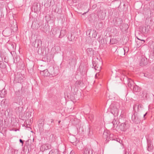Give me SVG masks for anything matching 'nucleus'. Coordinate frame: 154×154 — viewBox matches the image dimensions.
Returning a JSON list of instances; mask_svg holds the SVG:
<instances>
[{"instance_id": "obj_1", "label": "nucleus", "mask_w": 154, "mask_h": 154, "mask_svg": "<svg viewBox=\"0 0 154 154\" xmlns=\"http://www.w3.org/2000/svg\"><path fill=\"white\" fill-rule=\"evenodd\" d=\"M113 136V134H110L109 131L106 130L104 131L103 133V137L104 139H106L105 143H107L110 140H111L116 141L115 139L112 138Z\"/></svg>"}, {"instance_id": "obj_2", "label": "nucleus", "mask_w": 154, "mask_h": 154, "mask_svg": "<svg viewBox=\"0 0 154 154\" xmlns=\"http://www.w3.org/2000/svg\"><path fill=\"white\" fill-rule=\"evenodd\" d=\"M52 34L55 35H57V34L59 35V38H62L66 34V31L65 30H61L60 31V30L56 28L54 29L52 32Z\"/></svg>"}, {"instance_id": "obj_3", "label": "nucleus", "mask_w": 154, "mask_h": 154, "mask_svg": "<svg viewBox=\"0 0 154 154\" xmlns=\"http://www.w3.org/2000/svg\"><path fill=\"white\" fill-rule=\"evenodd\" d=\"M131 119L132 122L135 124H138L140 122V116L136 111L132 115Z\"/></svg>"}, {"instance_id": "obj_4", "label": "nucleus", "mask_w": 154, "mask_h": 154, "mask_svg": "<svg viewBox=\"0 0 154 154\" xmlns=\"http://www.w3.org/2000/svg\"><path fill=\"white\" fill-rule=\"evenodd\" d=\"M106 11L105 9L98 10L97 12V15L98 18L101 20H104L106 17Z\"/></svg>"}, {"instance_id": "obj_5", "label": "nucleus", "mask_w": 154, "mask_h": 154, "mask_svg": "<svg viewBox=\"0 0 154 154\" xmlns=\"http://www.w3.org/2000/svg\"><path fill=\"white\" fill-rule=\"evenodd\" d=\"M119 106L116 105L114 106L111 108V112L112 114L114 116H117L119 114Z\"/></svg>"}, {"instance_id": "obj_6", "label": "nucleus", "mask_w": 154, "mask_h": 154, "mask_svg": "<svg viewBox=\"0 0 154 154\" xmlns=\"http://www.w3.org/2000/svg\"><path fill=\"white\" fill-rule=\"evenodd\" d=\"M129 124L126 122L122 123L119 126V128L121 131H125L129 128Z\"/></svg>"}, {"instance_id": "obj_7", "label": "nucleus", "mask_w": 154, "mask_h": 154, "mask_svg": "<svg viewBox=\"0 0 154 154\" xmlns=\"http://www.w3.org/2000/svg\"><path fill=\"white\" fill-rule=\"evenodd\" d=\"M42 42V41L40 39H36L32 43V45L35 47L37 48L38 47L41 46Z\"/></svg>"}, {"instance_id": "obj_8", "label": "nucleus", "mask_w": 154, "mask_h": 154, "mask_svg": "<svg viewBox=\"0 0 154 154\" xmlns=\"http://www.w3.org/2000/svg\"><path fill=\"white\" fill-rule=\"evenodd\" d=\"M143 108V106L142 104H140L137 105L135 104L133 106V109L135 111H136L137 112L141 110Z\"/></svg>"}, {"instance_id": "obj_9", "label": "nucleus", "mask_w": 154, "mask_h": 154, "mask_svg": "<svg viewBox=\"0 0 154 154\" xmlns=\"http://www.w3.org/2000/svg\"><path fill=\"white\" fill-rule=\"evenodd\" d=\"M147 58L143 56L142 57L140 65L141 66H145L147 64Z\"/></svg>"}, {"instance_id": "obj_10", "label": "nucleus", "mask_w": 154, "mask_h": 154, "mask_svg": "<svg viewBox=\"0 0 154 154\" xmlns=\"http://www.w3.org/2000/svg\"><path fill=\"white\" fill-rule=\"evenodd\" d=\"M88 55L90 57H92L94 55V50L92 48H88L86 50Z\"/></svg>"}, {"instance_id": "obj_11", "label": "nucleus", "mask_w": 154, "mask_h": 154, "mask_svg": "<svg viewBox=\"0 0 154 154\" xmlns=\"http://www.w3.org/2000/svg\"><path fill=\"white\" fill-rule=\"evenodd\" d=\"M40 73L42 75L45 76H50V75L49 72L47 69L44 70L43 71H40Z\"/></svg>"}, {"instance_id": "obj_12", "label": "nucleus", "mask_w": 154, "mask_h": 154, "mask_svg": "<svg viewBox=\"0 0 154 154\" xmlns=\"http://www.w3.org/2000/svg\"><path fill=\"white\" fill-rule=\"evenodd\" d=\"M51 147L50 145L48 144H43L41 146L40 149L43 151L49 149Z\"/></svg>"}, {"instance_id": "obj_13", "label": "nucleus", "mask_w": 154, "mask_h": 154, "mask_svg": "<svg viewBox=\"0 0 154 154\" xmlns=\"http://www.w3.org/2000/svg\"><path fill=\"white\" fill-rule=\"evenodd\" d=\"M92 64L93 66L95 69L97 70L98 69H100L101 66L99 65L97 61L93 60L92 61Z\"/></svg>"}, {"instance_id": "obj_14", "label": "nucleus", "mask_w": 154, "mask_h": 154, "mask_svg": "<svg viewBox=\"0 0 154 154\" xmlns=\"http://www.w3.org/2000/svg\"><path fill=\"white\" fill-rule=\"evenodd\" d=\"M122 22V20L120 18L117 17L115 20V24L117 26H119L121 25Z\"/></svg>"}, {"instance_id": "obj_15", "label": "nucleus", "mask_w": 154, "mask_h": 154, "mask_svg": "<svg viewBox=\"0 0 154 154\" xmlns=\"http://www.w3.org/2000/svg\"><path fill=\"white\" fill-rule=\"evenodd\" d=\"M93 152L89 148H85L84 150L83 154H92Z\"/></svg>"}, {"instance_id": "obj_16", "label": "nucleus", "mask_w": 154, "mask_h": 154, "mask_svg": "<svg viewBox=\"0 0 154 154\" xmlns=\"http://www.w3.org/2000/svg\"><path fill=\"white\" fill-rule=\"evenodd\" d=\"M49 72L50 76H54L56 75L54 72V68L52 66L50 67L49 68Z\"/></svg>"}, {"instance_id": "obj_17", "label": "nucleus", "mask_w": 154, "mask_h": 154, "mask_svg": "<svg viewBox=\"0 0 154 154\" xmlns=\"http://www.w3.org/2000/svg\"><path fill=\"white\" fill-rule=\"evenodd\" d=\"M10 28L11 29V32H15L17 30V26L16 23L15 25H11Z\"/></svg>"}, {"instance_id": "obj_18", "label": "nucleus", "mask_w": 154, "mask_h": 154, "mask_svg": "<svg viewBox=\"0 0 154 154\" xmlns=\"http://www.w3.org/2000/svg\"><path fill=\"white\" fill-rule=\"evenodd\" d=\"M128 86L131 89H132L133 87V85L134 84L133 81L132 80L130 79H129L128 80Z\"/></svg>"}, {"instance_id": "obj_19", "label": "nucleus", "mask_w": 154, "mask_h": 154, "mask_svg": "<svg viewBox=\"0 0 154 154\" xmlns=\"http://www.w3.org/2000/svg\"><path fill=\"white\" fill-rule=\"evenodd\" d=\"M6 94V91L5 89H3L0 91V97H3Z\"/></svg>"}, {"instance_id": "obj_20", "label": "nucleus", "mask_w": 154, "mask_h": 154, "mask_svg": "<svg viewBox=\"0 0 154 154\" xmlns=\"http://www.w3.org/2000/svg\"><path fill=\"white\" fill-rule=\"evenodd\" d=\"M132 88L133 91L135 92L138 91L140 90L139 87L137 85H134Z\"/></svg>"}, {"instance_id": "obj_21", "label": "nucleus", "mask_w": 154, "mask_h": 154, "mask_svg": "<svg viewBox=\"0 0 154 154\" xmlns=\"http://www.w3.org/2000/svg\"><path fill=\"white\" fill-rule=\"evenodd\" d=\"M76 63V60L75 57L72 58L71 62H69V63L72 65H75Z\"/></svg>"}, {"instance_id": "obj_22", "label": "nucleus", "mask_w": 154, "mask_h": 154, "mask_svg": "<svg viewBox=\"0 0 154 154\" xmlns=\"http://www.w3.org/2000/svg\"><path fill=\"white\" fill-rule=\"evenodd\" d=\"M153 145L149 142L148 143V148L147 149L148 151H151L153 149Z\"/></svg>"}, {"instance_id": "obj_23", "label": "nucleus", "mask_w": 154, "mask_h": 154, "mask_svg": "<svg viewBox=\"0 0 154 154\" xmlns=\"http://www.w3.org/2000/svg\"><path fill=\"white\" fill-rule=\"evenodd\" d=\"M149 44L150 45V48L152 49L154 52V42L152 41H150L149 42Z\"/></svg>"}, {"instance_id": "obj_24", "label": "nucleus", "mask_w": 154, "mask_h": 154, "mask_svg": "<svg viewBox=\"0 0 154 154\" xmlns=\"http://www.w3.org/2000/svg\"><path fill=\"white\" fill-rule=\"evenodd\" d=\"M113 125L114 126V127L115 126L117 127V126L118 125V124H119V123H120V119L119 120V122L117 121L116 122V120H115L114 121H113Z\"/></svg>"}, {"instance_id": "obj_25", "label": "nucleus", "mask_w": 154, "mask_h": 154, "mask_svg": "<svg viewBox=\"0 0 154 154\" xmlns=\"http://www.w3.org/2000/svg\"><path fill=\"white\" fill-rule=\"evenodd\" d=\"M117 42L116 39L114 38H111L110 39V42L112 44L115 43Z\"/></svg>"}, {"instance_id": "obj_26", "label": "nucleus", "mask_w": 154, "mask_h": 154, "mask_svg": "<svg viewBox=\"0 0 154 154\" xmlns=\"http://www.w3.org/2000/svg\"><path fill=\"white\" fill-rule=\"evenodd\" d=\"M72 34H71L70 35H69L68 36V40L70 41H72L73 39H74V38H72Z\"/></svg>"}, {"instance_id": "obj_27", "label": "nucleus", "mask_w": 154, "mask_h": 154, "mask_svg": "<svg viewBox=\"0 0 154 154\" xmlns=\"http://www.w3.org/2000/svg\"><path fill=\"white\" fill-rule=\"evenodd\" d=\"M44 123L42 122V121H40L39 122L38 125L39 127H43L44 125Z\"/></svg>"}, {"instance_id": "obj_28", "label": "nucleus", "mask_w": 154, "mask_h": 154, "mask_svg": "<svg viewBox=\"0 0 154 154\" xmlns=\"http://www.w3.org/2000/svg\"><path fill=\"white\" fill-rule=\"evenodd\" d=\"M26 116H28L29 118H30L31 116V113L29 112H28L26 114Z\"/></svg>"}, {"instance_id": "obj_29", "label": "nucleus", "mask_w": 154, "mask_h": 154, "mask_svg": "<svg viewBox=\"0 0 154 154\" xmlns=\"http://www.w3.org/2000/svg\"><path fill=\"white\" fill-rule=\"evenodd\" d=\"M15 93L16 95H19L20 94V91H19L18 90L17 91H16Z\"/></svg>"}, {"instance_id": "obj_30", "label": "nucleus", "mask_w": 154, "mask_h": 154, "mask_svg": "<svg viewBox=\"0 0 154 154\" xmlns=\"http://www.w3.org/2000/svg\"><path fill=\"white\" fill-rule=\"evenodd\" d=\"M49 154H54V152L53 151H52V150H51V151H50V152H49Z\"/></svg>"}, {"instance_id": "obj_31", "label": "nucleus", "mask_w": 154, "mask_h": 154, "mask_svg": "<svg viewBox=\"0 0 154 154\" xmlns=\"http://www.w3.org/2000/svg\"><path fill=\"white\" fill-rule=\"evenodd\" d=\"M17 57H15V58L14 59V62L16 60V62H17Z\"/></svg>"}, {"instance_id": "obj_32", "label": "nucleus", "mask_w": 154, "mask_h": 154, "mask_svg": "<svg viewBox=\"0 0 154 154\" xmlns=\"http://www.w3.org/2000/svg\"><path fill=\"white\" fill-rule=\"evenodd\" d=\"M69 154H75V152L73 151H71Z\"/></svg>"}, {"instance_id": "obj_33", "label": "nucleus", "mask_w": 154, "mask_h": 154, "mask_svg": "<svg viewBox=\"0 0 154 154\" xmlns=\"http://www.w3.org/2000/svg\"><path fill=\"white\" fill-rule=\"evenodd\" d=\"M19 141L20 143H22V144H23V141L21 139H20Z\"/></svg>"}, {"instance_id": "obj_34", "label": "nucleus", "mask_w": 154, "mask_h": 154, "mask_svg": "<svg viewBox=\"0 0 154 154\" xmlns=\"http://www.w3.org/2000/svg\"><path fill=\"white\" fill-rule=\"evenodd\" d=\"M34 23V22H32V25H31V27L32 28H34V27L33 26Z\"/></svg>"}, {"instance_id": "obj_35", "label": "nucleus", "mask_w": 154, "mask_h": 154, "mask_svg": "<svg viewBox=\"0 0 154 154\" xmlns=\"http://www.w3.org/2000/svg\"><path fill=\"white\" fill-rule=\"evenodd\" d=\"M93 33H94L95 34V33L97 34L96 31L95 30H93Z\"/></svg>"}, {"instance_id": "obj_36", "label": "nucleus", "mask_w": 154, "mask_h": 154, "mask_svg": "<svg viewBox=\"0 0 154 154\" xmlns=\"http://www.w3.org/2000/svg\"><path fill=\"white\" fill-rule=\"evenodd\" d=\"M7 31V30H4L3 31V33H6V32Z\"/></svg>"}, {"instance_id": "obj_37", "label": "nucleus", "mask_w": 154, "mask_h": 154, "mask_svg": "<svg viewBox=\"0 0 154 154\" xmlns=\"http://www.w3.org/2000/svg\"><path fill=\"white\" fill-rule=\"evenodd\" d=\"M54 121V120H53V119H51V123H52V122H53Z\"/></svg>"}, {"instance_id": "obj_38", "label": "nucleus", "mask_w": 154, "mask_h": 154, "mask_svg": "<svg viewBox=\"0 0 154 154\" xmlns=\"http://www.w3.org/2000/svg\"><path fill=\"white\" fill-rule=\"evenodd\" d=\"M147 113H146L145 114L143 115V117H144L146 115Z\"/></svg>"}, {"instance_id": "obj_39", "label": "nucleus", "mask_w": 154, "mask_h": 154, "mask_svg": "<svg viewBox=\"0 0 154 154\" xmlns=\"http://www.w3.org/2000/svg\"><path fill=\"white\" fill-rule=\"evenodd\" d=\"M141 41H142L143 42V43H144V42H145V40H141Z\"/></svg>"}, {"instance_id": "obj_40", "label": "nucleus", "mask_w": 154, "mask_h": 154, "mask_svg": "<svg viewBox=\"0 0 154 154\" xmlns=\"http://www.w3.org/2000/svg\"><path fill=\"white\" fill-rule=\"evenodd\" d=\"M122 51H124L125 52V48H123V49H122Z\"/></svg>"}, {"instance_id": "obj_41", "label": "nucleus", "mask_w": 154, "mask_h": 154, "mask_svg": "<svg viewBox=\"0 0 154 154\" xmlns=\"http://www.w3.org/2000/svg\"><path fill=\"white\" fill-rule=\"evenodd\" d=\"M11 34L10 33H9V34H7V35H10Z\"/></svg>"}, {"instance_id": "obj_42", "label": "nucleus", "mask_w": 154, "mask_h": 154, "mask_svg": "<svg viewBox=\"0 0 154 154\" xmlns=\"http://www.w3.org/2000/svg\"><path fill=\"white\" fill-rule=\"evenodd\" d=\"M120 116H121V117H122V116L121 115H120Z\"/></svg>"}, {"instance_id": "obj_43", "label": "nucleus", "mask_w": 154, "mask_h": 154, "mask_svg": "<svg viewBox=\"0 0 154 154\" xmlns=\"http://www.w3.org/2000/svg\"><path fill=\"white\" fill-rule=\"evenodd\" d=\"M60 121H59V123H60Z\"/></svg>"}, {"instance_id": "obj_44", "label": "nucleus", "mask_w": 154, "mask_h": 154, "mask_svg": "<svg viewBox=\"0 0 154 154\" xmlns=\"http://www.w3.org/2000/svg\"><path fill=\"white\" fill-rule=\"evenodd\" d=\"M125 154H126V152H125Z\"/></svg>"}, {"instance_id": "obj_45", "label": "nucleus", "mask_w": 154, "mask_h": 154, "mask_svg": "<svg viewBox=\"0 0 154 154\" xmlns=\"http://www.w3.org/2000/svg\"><path fill=\"white\" fill-rule=\"evenodd\" d=\"M0 122H1V120H0Z\"/></svg>"}]
</instances>
